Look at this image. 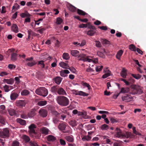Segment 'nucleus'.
Returning <instances> with one entry per match:
<instances>
[{
	"label": "nucleus",
	"mask_w": 146,
	"mask_h": 146,
	"mask_svg": "<svg viewBox=\"0 0 146 146\" xmlns=\"http://www.w3.org/2000/svg\"><path fill=\"white\" fill-rule=\"evenodd\" d=\"M57 103L62 106H68L70 103L69 99L67 97L62 96H58L56 99Z\"/></svg>",
	"instance_id": "obj_1"
},
{
	"label": "nucleus",
	"mask_w": 146,
	"mask_h": 146,
	"mask_svg": "<svg viewBox=\"0 0 146 146\" xmlns=\"http://www.w3.org/2000/svg\"><path fill=\"white\" fill-rule=\"evenodd\" d=\"M131 92L130 93L132 94H141L143 93L141 87L138 85H133L131 87Z\"/></svg>",
	"instance_id": "obj_2"
},
{
	"label": "nucleus",
	"mask_w": 146,
	"mask_h": 146,
	"mask_svg": "<svg viewBox=\"0 0 146 146\" xmlns=\"http://www.w3.org/2000/svg\"><path fill=\"white\" fill-rule=\"evenodd\" d=\"M35 92L36 94L43 97L46 96L48 93L47 90L43 87H40L37 89Z\"/></svg>",
	"instance_id": "obj_3"
},
{
	"label": "nucleus",
	"mask_w": 146,
	"mask_h": 146,
	"mask_svg": "<svg viewBox=\"0 0 146 146\" xmlns=\"http://www.w3.org/2000/svg\"><path fill=\"white\" fill-rule=\"evenodd\" d=\"M9 134V131L7 128H4L0 131V136L2 138L8 137Z\"/></svg>",
	"instance_id": "obj_4"
},
{
	"label": "nucleus",
	"mask_w": 146,
	"mask_h": 146,
	"mask_svg": "<svg viewBox=\"0 0 146 146\" xmlns=\"http://www.w3.org/2000/svg\"><path fill=\"white\" fill-rule=\"evenodd\" d=\"M115 133V136L117 137L122 138L126 137L125 134L122 133L121 130L119 128H116Z\"/></svg>",
	"instance_id": "obj_5"
},
{
	"label": "nucleus",
	"mask_w": 146,
	"mask_h": 146,
	"mask_svg": "<svg viewBox=\"0 0 146 146\" xmlns=\"http://www.w3.org/2000/svg\"><path fill=\"white\" fill-rule=\"evenodd\" d=\"M40 131L41 134H42V136H44L49 134L50 131L47 128L45 127H42L40 129Z\"/></svg>",
	"instance_id": "obj_6"
},
{
	"label": "nucleus",
	"mask_w": 146,
	"mask_h": 146,
	"mask_svg": "<svg viewBox=\"0 0 146 146\" xmlns=\"http://www.w3.org/2000/svg\"><path fill=\"white\" fill-rule=\"evenodd\" d=\"M26 104V102L25 100H17L16 102V105L20 108L25 107Z\"/></svg>",
	"instance_id": "obj_7"
},
{
	"label": "nucleus",
	"mask_w": 146,
	"mask_h": 146,
	"mask_svg": "<svg viewBox=\"0 0 146 146\" xmlns=\"http://www.w3.org/2000/svg\"><path fill=\"white\" fill-rule=\"evenodd\" d=\"M38 113L41 117H44L47 116L48 112L46 110L41 109L39 110Z\"/></svg>",
	"instance_id": "obj_8"
},
{
	"label": "nucleus",
	"mask_w": 146,
	"mask_h": 146,
	"mask_svg": "<svg viewBox=\"0 0 146 146\" xmlns=\"http://www.w3.org/2000/svg\"><path fill=\"white\" fill-rule=\"evenodd\" d=\"M132 98V97L131 95H125L122 96V99L123 101L126 102H129L131 101Z\"/></svg>",
	"instance_id": "obj_9"
},
{
	"label": "nucleus",
	"mask_w": 146,
	"mask_h": 146,
	"mask_svg": "<svg viewBox=\"0 0 146 146\" xmlns=\"http://www.w3.org/2000/svg\"><path fill=\"white\" fill-rule=\"evenodd\" d=\"M36 126L34 124L31 125L29 127V132L30 134H33L35 133V129L36 128Z\"/></svg>",
	"instance_id": "obj_10"
},
{
	"label": "nucleus",
	"mask_w": 146,
	"mask_h": 146,
	"mask_svg": "<svg viewBox=\"0 0 146 146\" xmlns=\"http://www.w3.org/2000/svg\"><path fill=\"white\" fill-rule=\"evenodd\" d=\"M57 94L60 95H67V94L65 90L62 88L59 87Z\"/></svg>",
	"instance_id": "obj_11"
},
{
	"label": "nucleus",
	"mask_w": 146,
	"mask_h": 146,
	"mask_svg": "<svg viewBox=\"0 0 146 146\" xmlns=\"http://www.w3.org/2000/svg\"><path fill=\"white\" fill-rule=\"evenodd\" d=\"M3 82L8 84L12 85L14 83V80L12 78H11L9 79H3Z\"/></svg>",
	"instance_id": "obj_12"
},
{
	"label": "nucleus",
	"mask_w": 146,
	"mask_h": 146,
	"mask_svg": "<svg viewBox=\"0 0 146 146\" xmlns=\"http://www.w3.org/2000/svg\"><path fill=\"white\" fill-rule=\"evenodd\" d=\"M59 87L57 85L53 86L51 87V91L52 92L56 94L57 93Z\"/></svg>",
	"instance_id": "obj_13"
},
{
	"label": "nucleus",
	"mask_w": 146,
	"mask_h": 146,
	"mask_svg": "<svg viewBox=\"0 0 146 146\" xmlns=\"http://www.w3.org/2000/svg\"><path fill=\"white\" fill-rule=\"evenodd\" d=\"M47 140L48 141L53 142L56 140V138L54 136L52 135H49L46 137Z\"/></svg>",
	"instance_id": "obj_14"
},
{
	"label": "nucleus",
	"mask_w": 146,
	"mask_h": 146,
	"mask_svg": "<svg viewBox=\"0 0 146 146\" xmlns=\"http://www.w3.org/2000/svg\"><path fill=\"white\" fill-rule=\"evenodd\" d=\"M62 80V78L59 76H57L53 79V81L55 83L59 85L60 84Z\"/></svg>",
	"instance_id": "obj_15"
},
{
	"label": "nucleus",
	"mask_w": 146,
	"mask_h": 146,
	"mask_svg": "<svg viewBox=\"0 0 146 146\" xmlns=\"http://www.w3.org/2000/svg\"><path fill=\"white\" fill-rule=\"evenodd\" d=\"M67 7L70 11L73 12H75L76 10V7L70 3L68 5Z\"/></svg>",
	"instance_id": "obj_16"
},
{
	"label": "nucleus",
	"mask_w": 146,
	"mask_h": 146,
	"mask_svg": "<svg viewBox=\"0 0 146 146\" xmlns=\"http://www.w3.org/2000/svg\"><path fill=\"white\" fill-rule=\"evenodd\" d=\"M19 96V94L15 92L12 93L10 95V98L12 100H16Z\"/></svg>",
	"instance_id": "obj_17"
},
{
	"label": "nucleus",
	"mask_w": 146,
	"mask_h": 146,
	"mask_svg": "<svg viewBox=\"0 0 146 146\" xmlns=\"http://www.w3.org/2000/svg\"><path fill=\"white\" fill-rule=\"evenodd\" d=\"M66 126V123H63L59 124L58 126V128L60 130L63 131L65 129Z\"/></svg>",
	"instance_id": "obj_18"
},
{
	"label": "nucleus",
	"mask_w": 146,
	"mask_h": 146,
	"mask_svg": "<svg viewBox=\"0 0 146 146\" xmlns=\"http://www.w3.org/2000/svg\"><path fill=\"white\" fill-rule=\"evenodd\" d=\"M65 139L69 142H72L74 141L73 137L72 135H68L65 137Z\"/></svg>",
	"instance_id": "obj_19"
},
{
	"label": "nucleus",
	"mask_w": 146,
	"mask_h": 146,
	"mask_svg": "<svg viewBox=\"0 0 146 146\" xmlns=\"http://www.w3.org/2000/svg\"><path fill=\"white\" fill-rule=\"evenodd\" d=\"M60 66L61 67L65 68L68 69L69 68V66L68 64L64 62H61L59 63Z\"/></svg>",
	"instance_id": "obj_20"
},
{
	"label": "nucleus",
	"mask_w": 146,
	"mask_h": 146,
	"mask_svg": "<svg viewBox=\"0 0 146 146\" xmlns=\"http://www.w3.org/2000/svg\"><path fill=\"white\" fill-rule=\"evenodd\" d=\"M17 122L19 123L21 125H25L26 124V121L21 118H17L16 120Z\"/></svg>",
	"instance_id": "obj_21"
},
{
	"label": "nucleus",
	"mask_w": 146,
	"mask_h": 146,
	"mask_svg": "<svg viewBox=\"0 0 146 146\" xmlns=\"http://www.w3.org/2000/svg\"><path fill=\"white\" fill-rule=\"evenodd\" d=\"M12 30L14 32L17 33L19 32V28L17 25L15 24H13L11 27Z\"/></svg>",
	"instance_id": "obj_22"
},
{
	"label": "nucleus",
	"mask_w": 146,
	"mask_h": 146,
	"mask_svg": "<svg viewBox=\"0 0 146 146\" xmlns=\"http://www.w3.org/2000/svg\"><path fill=\"white\" fill-rule=\"evenodd\" d=\"M130 88H122L119 92V93H127L129 92L130 91Z\"/></svg>",
	"instance_id": "obj_23"
},
{
	"label": "nucleus",
	"mask_w": 146,
	"mask_h": 146,
	"mask_svg": "<svg viewBox=\"0 0 146 146\" xmlns=\"http://www.w3.org/2000/svg\"><path fill=\"white\" fill-rule=\"evenodd\" d=\"M77 12L78 14L79 15L83 16L86 15V16L88 15V13H86L84 11L79 9H77Z\"/></svg>",
	"instance_id": "obj_24"
},
{
	"label": "nucleus",
	"mask_w": 146,
	"mask_h": 146,
	"mask_svg": "<svg viewBox=\"0 0 146 146\" xmlns=\"http://www.w3.org/2000/svg\"><path fill=\"white\" fill-rule=\"evenodd\" d=\"M76 95H79L83 96H87L89 95L88 94L82 91L78 92L76 94Z\"/></svg>",
	"instance_id": "obj_25"
},
{
	"label": "nucleus",
	"mask_w": 146,
	"mask_h": 146,
	"mask_svg": "<svg viewBox=\"0 0 146 146\" xmlns=\"http://www.w3.org/2000/svg\"><path fill=\"white\" fill-rule=\"evenodd\" d=\"M96 30L90 29L87 32L86 34L90 36H93L96 33Z\"/></svg>",
	"instance_id": "obj_26"
},
{
	"label": "nucleus",
	"mask_w": 146,
	"mask_h": 146,
	"mask_svg": "<svg viewBox=\"0 0 146 146\" xmlns=\"http://www.w3.org/2000/svg\"><path fill=\"white\" fill-rule=\"evenodd\" d=\"M9 114L11 116H13L16 115V112L15 110L13 109H11L8 110Z\"/></svg>",
	"instance_id": "obj_27"
},
{
	"label": "nucleus",
	"mask_w": 146,
	"mask_h": 146,
	"mask_svg": "<svg viewBox=\"0 0 146 146\" xmlns=\"http://www.w3.org/2000/svg\"><path fill=\"white\" fill-rule=\"evenodd\" d=\"M35 110L33 109L28 113V115L29 117L32 118L35 115Z\"/></svg>",
	"instance_id": "obj_28"
},
{
	"label": "nucleus",
	"mask_w": 146,
	"mask_h": 146,
	"mask_svg": "<svg viewBox=\"0 0 146 146\" xmlns=\"http://www.w3.org/2000/svg\"><path fill=\"white\" fill-rule=\"evenodd\" d=\"M20 16L22 18H25V17H30L31 16V15L27 11L25 13H21L20 14Z\"/></svg>",
	"instance_id": "obj_29"
},
{
	"label": "nucleus",
	"mask_w": 146,
	"mask_h": 146,
	"mask_svg": "<svg viewBox=\"0 0 146 146\" xmlns=\"http://www.w3.org/2000/svg\"><path fill=\"white\" fill-rule=\"evenodd\" d=\"M126 70L124 68L122 69L121 72V75L124 78H125L127 76Z\"/></svg>",
	"instance_id": "obj_30"
},
{
	"label": "nucleus",
	"mask_w": 146,
	"mask_h": 146,
	"mask_svg": "<svg viewBox=\"0 0 146 146\" xmlns=\"http://www.w3.org/2000/svg\"><path fill=\"white\" fill-rule=\"evenodd\" d=\"M123 53V51L122 50H119L117 52V54L116 55V57L118 59L120 60V57L122 55Z\"/></svg>",
	"instance_id": "obj_31"
},
{
	"label": "nucleus",
	"mask_w": 146,
	"mask_h": 146,
	"mask_svg": "<svg viewBox=\"0 0 146 146\" xmlns=\"http://www.w3.org/2000/svg\"><path fill=\"white\" fill-rule=\"evenodd\" d=\"M79 53V52L77 50H72L71 51V55L74 56H78Z\"/></svg>",
	"instance_id": "obj_32"
},
{
	"label": "nucleus",
	"mask_w": 146,
	"mask_h": 146,
	"mask_svg": "<svg viewBox=\"0 0 146 146\" xmlns=\"http://www.w3.org/2000/svg\"><path fill=\"white\" fill-rule=\"evenodd\" d=\"M23 139L25 141V142L26 143L30 142V139L29 137L28 136L25 135H23Z\"/></svg>",
	"instance_id": "obj_33"
},
{
	"label": "nucleus",
	"mask_w": 146,
	"mask_h": 146,
	"mask_svg": "<svg viewBox=\"0 0 146 146\" xmlns=\"http://www.w3.org/2000/svg\"><path fill=\"white\" fill-rule=\"evenodd\" d=\"M47 102L46 101H39L37 103L38 106H43L46 104Z\"/></svg>",
	"instance_id": "obj_34"
},
{
	"label": "nucleus",
	"mask_w": 146,
	"mask_h": 146,
	"mask_svg": "<svg viewBox=\"0 0 146 146\" xmlns=\"http://www.w3.org/2000/svg\"><path fill=\"white\" fill-rule=\"evenodd\" d=\"M126 137H125L127 138H133L135 135L132 134L131 133L129 132H127L126 133V135H125Z\"/></svg>",
	"instance_id": "obj_35"
},
{
	"label": "nucleus",
	"mask_w": 146,
	"mask_h": 146,
	"mask_svg": "<svg viewBox=\"0 0 146 146\" xmlns=\"http://www.w3.org/2000/svg\"><path fill=\"white\" fill-rule=\"evenodd\" d=\"M17 54L13 53L11 55V59L12 60L15 61L17 59Z\"/></svg>",
	"instance_id": "obj_36"
},
{
	"label": "nucleus",
	"mask_w": 146,
	"mask_h": 146,
	"mask_svg": "<svg viewBox=\"0 0 146 146\" xmlns=\"http://www.w3.org/2000/svg\"><path fill=\"white\" fill-rule=\"evenodd\" d=\"M44 61L43 60H41L38 62L37 64L39 65L40 67L42 68H45V64L44 63Z\"/></svg>",
	"instance_id": "obj_37"
},
{
	"label": "nucleus",
	"mask_w": 146,
	"mask_h": 146,
	"mask_svg": "<svg viewBox=\"0 0 146 146\" xmlns=\"http://www.w3.org/2000/svg\"><path fill=\"white\" fill-rule=\"evenodd\" d=\"M87 27L88 29H90L92 30H96V29L95 27L92 25L90 23H87Z\"/></svg>",
	"instance_id": "obj_38"
},
{
	"label": "nucleus",
	"mask_w": 146,
	"mask_h": 146,
	"mask_svg": "<svg viewBox=\"0 0 146 146\" xmlns=\"http://www.w3.org/2000/svg\"><path fill=\"white\" fill-rule=\"evenodd\" d=\"M0 123L3 125L5 124V118L1 115H0Z\"/></svg>",
	"instance_id": "obj_39"
},
{
	"label": "nucleus",
	"mask_w": 146,
	"mask_h": 146,
	"mask_svg": "<svg viewBox=\"0 0 146 146\" xmlns=\"http://www.w3.org/2000/svg\"><path fill=\"white\" fill-rule=\"evenodd\" d=\"M62 57L63 59L66 60L69 59L70 58L69 54L66 53H64L62 54Z\"/></svg>",
	"instance_id": "obj_40"
},
{
	"label": "nucleus",
	"mask_w": 146,
	"mask_h": 146,
	"mask_svg": "<svg viewBox=\"0 0 146 146\" xmlns=\"http://www.w3.org/2000/svg\"><path fill=\"white\" fill-rule=\"evenodd\" d=\"M100 128L102 130H107L109 128V126L106 124H104L101 126Z\"/></svg>",
	"instance_id": "obj_41"
},
{
	"label": "nucleus",
	"mask_w": 146,
	"mask_h": 146,
	"mask_svg": "<svg viewBox=\"0 0 146 146\" xmlns=\"http://www.w3.org/2000/svg\"><path fill=\"white\" fill-rule=\"evenodd\" d=\"M82 85L84 87H87L88 88L89 90H90L91 88L90 86V84L86 82H82L81 83Z\"/></svg>",
	"instance_id": "obj_42"
},
{
	"label": "nucleus",
	"mask_w": 146,
	"mask_h": 146,
	"mask_svg": "<svg viewBox=\"0 0 146 146\" xmlns=\"http://www.w3.org/2000/svg\"><path fill=\"white\" fill-rule=\"evenodd\" d=\"M111 72L110 70H108V72L104 74L102 76L103 78H106L111 75Z\"/></svg>",
	"instance_id": "obj_43"
},
{
	"label": "nucleus",
	"mask_w": 146,
	"mask_h": 146,
	"mask_svg": "<svg viewBox=\"0 0 146 146\" xmlns=\"http://www.w3.org/2000/svg\"><path fill=\"white\" fill-rule=\"evenodd\" d=\"M29 94V91L26 90H24L22 91L21 92V95L22 96H27Z\"/></svg>",
	"instance_id": "obj_44"
},
{
	"label": "nucleus",
	"mask_w": 146,
	"mask_h": 146,
	"mask_svg": "<svg viewBox=\"0 0 146 146\" xmlns=\"http://www.w3.org/2000/svg\"><path fill=\"white\" fill-rule=\"evenodd\" d=\"M28 38L30 39V37L31 36H33L34 35V34L35 33L34 32H33L31 30L29 29L28 31Z\"/></svg>",
	"instance_id": "obj_45"
},
{
	"label": "nucleus",
	"mask_w": 146,
	"mask_h": 146,
	"mask_svg": "<svg viewBox=\"0 0 146 146\" xmlns=\"http://www.w3.org/2000/svg\"><path fill=\"white\" fill-rule=\"evenodd\" d=\"M131 75L135 79L139 80L141 77V76L139 74H131Z\"/></svg>",
	"instance_id": "obj_46"
},
{
	"label": "nucleus",
	"mask_w": 146,
	"mask_h": 146,
	"mask_svg": "<svg viewBox=\"0 0 146 146\" xmlns=\"http://www.w3.org/2000/svg\"><path fill=\"white\" fill-rule=\"evenodd\" d=\"M91 137L89 135H86L84 136L82 138V140L83 141H89L91 139Z\"/></svg>",
	"instance_id": "obj_47"
},
{
	"label": "nucleus",
	"mask_w": 146,
	"mask_h": 146,
	"mask_svg": "<svg viewBox=\"0 0 146 146\" xmlns=\"http://www.w3.org/2000/svg\"><path fill=\"white\" fill-rule=\"evenodd\" d=\"M37 62L34 61H32L30 62H29L27 63V65L29 67H32L34 66L36 64Z\"/></svg>",
	"instance_id": "obj_48"
},
{
	"label": "nucleus",
	"mask_w": 146,
	"mask_h": 146,
	"mask_svg": "<svg viewBox=\"0 0 146 146\" xmlns=\"http://www.w3.org/2000/svg\"><path fill=\"white\" fill-rule=\"evenodd\" d=\"M129 49L132 51H136L137 48L134 44H131L129 45Z\"/></svg>",
	"instance_id": "obj_49"
},
{
	"label": "nucleus",
	"mask_w": 146,
	"mask_h": 146,
	"mask_svg": "<svg viewBox=\"0 0 146 146\" xmlns=\"http://www.w3.org/2000/svg\"><path fill=\"white\" fill-rule=\"evenodd\" d=\"M63 22L62 19L60 17H58L56 18V24L57 25L60 24Z\"/></svg>",
	"instance_id": "obj_50"
},
{
	"label": "nucleus",
	"mask_w": 146,
	"mask_h": 146,
	"mask_svg": "<svg viewBox=\"0 0 146 146\" xmlns=\"http://www.w3.org/2000/svg\"><path fill=\"white\" fill-rule=\"evenodd\" d=\"M102 42L103 44H110V42L106 39H102Z\"/></svg>",
	"instance_id": "obj_51"
},
{
	"label": "nucleus",
	"mask_w": 146,
	"mask_h": 146,
	"mask_svg": "<svg viewBox=\"0 0 146 146\" xmlns=\"http://www.w3.org/2000/svg\"><path fill=\"white\" fill-rule=\"evenodd\" d=\"M122 142L120 141L118 142H115L113 143V146H122Z\"/></svg>",
	"instance_id": "obj_52"
},
{
	"label": "nucleus",
	"mask_w": 146,
	"mask_h": 146,
	"mask_svg": "<svg viewBox=\"0 0 146 146\" xmlns=\"http://www.w3.org/2000/svg\"><path fill=\"white\" fill-rule=\"evenodd\" d=\"M29 146H38V145L35 141H30L29 142Z\"/></svg>",
	"instance_id": "obj_53"
},
{
	"label": "nucleus",
	"mask_w": 146,
	"mask_h": 146,
	"mask_svg": "<svg viewBox=\"0 0 146 146\" xmlns=\"http://www.w3.org/2000/svg\"><path fill=\"white\" fill-rule=\"evenodd\" d=\"M11 146H21L19 142L17 141H14L13 142Z\"/></svg>",
	"instance_id": "obj_54"
},
{
	"label": "nucleus",
	"mask_w": 146,
	"mask_h": 146,
	"mask_svg": "<svg viewBox=\"0 0 146 146\" xmlns=\"http://www.w3.org/2000/svg\"><path fill=\"white\" fill-rule=\"evenodd\" d=\"M70 124L72 127H75L77 125L76 121L75 120H72L70 122Z\"/></svg>",
	"instance_id": "obj_55"
},
{
	"label": "nucleus",
	"mask_w": 146,
	"mask_h": 146,
	"mask_svg": "<svg viewBox=\"0 0 146 146\" xmlns=\"http://www.w3.org/2000/svg\"><path fill=\"white\" fill-rule=\"evenodd\" d=\"M103 68L102 66H96V70L97 72L100 71Z\"/></svg>",
	"instance_id": "obj_56"
},
{
	"label": "nucleus",
	"mask_w": 146,
	"mask_h": 146,
	"mask_svg": "<svg viewBox=\"0 0 146 146\" xmlns=\"http://www.w3.org/2000/svg\"><path fill=\"white\" fill-rule=\"evenodd\" d=\"M53 122L56 124H57L59 121V119L57 118V116L54 117L53 119Z\"/></svg>",
	"instance_id": "obj_57"
},
{
	"label": "nucleus",
	"mask_w": 146,
	"mask_h": 146,
	"mask_svg": "<svg viewBox=\"0 0 146 146\" xmlns=\"http://www.w3.org/2000/svg\"><path fill=\"white\" fill-rule=\"evenodd\" d=\"M34 134L35 136L36 139H39V137L41 136V134L40 133H37L35 132V133H33Z\"/></svg>",
	"instance_id": "obj_58"
},
{
	"label": "nucleus",
	"mask_w": 146,
	"mask_h": 146,
	"mask_svg": "<svg viewBox=\"0 0 146 146\" xmlns=\"http://www.w3.org/2000/svg\"><path fill=\"white\" fill-rule=\"evenodd\" d=\"M96 46L97 47H101L102 46V45L100 42L98 40H96Z\"/></svg>",
	"instance_id": "obj_59"
},
{
	"label": "nucleus",
	"mask_w": 146,
	"mask_h": 146,
	"mask_svg": "<svg viewBox=\"0 0 146 146\" xmlns=\"http://www.w3.org/2000/svg\"><path fill=\"white\" fill-rule=\"evenodd\" d=\"M8 67L11 70L14 69L16 68L15 65L13 64H9Z\"/></svg>",
	"instance_id": "obj_60"
},
{
	"label": "nucleus",
	"mask_w": 146,
	"mask_h": 146,
	"mask_svg": "<svg viewBox=\"0 0 146 146\" xmlns=\"http://www.w3.org/2000/svg\"><path fill=\"white\" fill-rule=\"evenodd\" d=\"M86 43V41L85 40H83L81 44L80 43H79L78 44V45H79L80 46H84Z\"/></svg>",
	"instance_id": "obj_61"
},
{
	"label": "nucleus",
	"mask_w": 146,
	"mask_h": 146,
	"mask_svg": "<svg viewBox=\"0 0 146 146\" xmlns=\"http://www.w3.org/2000/svg\"><path fill=\"white\" fill-rule=\"evenodd\" d=\"M59 142L61 145H65L66 144L65 141L62 139H60L59 140Z\"/></svg>",
	"instance_id": "obj_62"
},
{
	"label": "nucleus",
	"mask_w": 146,
	"mask_h": 146,
	"mask_svg": "<svg viewBox=\"0 0 146 146\" xmlns=\"http://www.w3.org/2000/svg\"><path fill=\"white\" fill-rule=\"evenodd\" d=\"M68 69L70 70L73 73H75L76 72V70L73 67H69V68H68Z\"/></svg>",
	"instance_id": "obj_63"
},
{
	"label": "nucleus",
	"mask_w": 146,
	"mask_h": 146,
	"mask_svg": "<svg viewBox=\"0 0 146 146\" xmlns=\"http://www.w3.org/2000/svg\"><path fill=\"white\" fill-rule=\"evenodd\" d=\"M110 121L112 123H116L118 121V120L117 119H115L113 117H111L110 119Z\"/></svg>",
	"instance_id": "obj_64"
}]
</instances>
